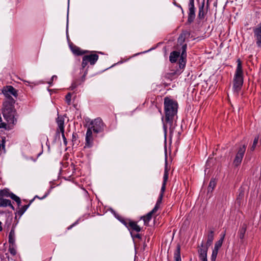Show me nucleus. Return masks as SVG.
I'll use <instances>...</instances> for the list:
<instances>
[{"label":"nucleus","instance_id":"f257e3e1","mask_svg":"<svg viewBox=\"0 0 261 261\" xmlns=\"http://www.w3.org/2000/svg\"><path fill=\"white\" fill-rule=\"evenodd\" d=\"M165 117L162 116L163 129L165 136L167 133L168 125L171 127L174 117L177 115L178 105L177 101L170 97H165L164 99Z\"/></svg>","mask_w":261,"mask_h":261},{"label":"nucleus","instance_id":"f03ea898","mask_svg":"<svg viewBox=\"0 0 261 261\" xmlns=\"http://www.w3.org/2000/svg\"><path fill=\"white\" fill-rule=\"evenodd\" d=\"M93 53L94 51H90V54H86L83 56L80 72H83V74L80 79H76L72 83L70 87L71 90L74 89L78 86L81 85L85 82L86 76L88 71L89 67L87 66L88 63H89L90 65H94L98 60V55Z\"/></svg>","mask_w":261,"mask_h":261},{"label":"nucleus","instance_id":"7ed1b4c3","mask_svg":"<svg viewBox=\"0 0 261 261\" xmlns=\"http://www.w3.org/2000/svg\"><path fill=\"white\" fill-rule=\"evenodd\" d=\"M237 62V66L233 81V89L234 92L238 93L242 87L244 80L241 61L238 59Z\"/></svg>","mask_w":261,"mask_h":261},{"label":"nucleus","instance_id":"20e7f679","mask_svg":"<svg viewBox=\"0 0 261 261\" xmlns=\"http://www.w3.org/2000/svg\"><path fill=\"white\" fill-rule=\"evenodd\" d=\"M186 45L182 46V51L181 54L180 59L177 63L178 67L176 70H172L170 73H168L166 76L169 79L174 78L180 75L184 69L185 68L186 64Z\"/></svg>","mask_w":261,"mask_h":261},{"label":"nucleus","instance_id":"39448f33","mask_svg":"<svg viewBox=\"0 0 261 261\" xmlns=\"http://www.w3.org/2000/svg\"><path fill=\"white\" fill-rule=\"evenodd\" d=\"M246 145L244 144L239 147L238 149L235 157L232 162V165L234 168H238L241 164L246 149Z\"/></svg>","mask_w":261,"mask_h":261},{"label":"nucleus","instance_id":"423d86ee","mask_svg":"<svg viewBox=\"0 0 261 261\" xmlns=\"http://www.w3.org/2000/svg\"><path fill=\"white\" fill-rule=\"evenodd\" d=\"M3 114L4 118L7 121L9 125L13 126L17 123V118H16L17 112L16 110H3Z\"/></svg>","mask_w":261,"mask_h":261},{"label":"nucleus","instance_id":"0eeeda50","mask_svg":"<svg viewBox=\"0 0 261 261\" xmlns=\"http://www.w3.org/2000/svg\"><path fill=\"white\" fill-rule=\"evenodd\" d=\"M90 125H91L90 127L91 130H93L96 134L103 132L105 126L104 123L100 118H97L92 120L90 122Z\"/></svg>","mask_w":261,"mask_h":261},{"label":"nucleus","instance_id":"6e6552de","mask_svg":"<svg viewBox=\"0 0 261 261\" xmlns=\"http://www.w3.org/2000/svg\"><path fill=\"white\" fill-rule=\"evenodd\" d=\"M2 93L5 95L6 99H12L13 97L11 95L14 97H17V91L12 86H6L3 87L2 89Z\"/></svg>","mask_w":261,"mask_h":261},{"label":"nucleus","instance_id":"1a4fd4ad","mask_svg":"<svg viewBox=\"0 0 261 261\" xmlns=\"http://www.w3.org/2000/svg\"><path fill=\"white\" fill-rule=\"evenodd\" d=\"M48 194H49V192H46L44 195V196L42 197H39L37 195L35 196L33 199H32L30 201L29 203L28 204L24 205L23 206H22L21 208H19V210L18 211H17L16 214H17L20 217L21 216L24 214V213L27 211V210L28 208V207L30 206L31 204L33 202V201H34L35 198H37L40 199H43L47 197V196L48 195Z\"/></svg>","mask_w":261,"mask_h":261},{"label":"nucleus","instance_id":"9d476101","mask_svg":"<svg viewBox=\"0 0 261 261\" xmlns=\"http://www.w3.org/2000/svg\"><path fill=\"white\" fill-rule=\"evenodd\" d=\"M254 37L258 47H261V23L253 29Z\"/></svg>","mask_w":261,"mask_h":261},{"label":"nucleus","instance_id":"9b49d317","mask_svg":"<svg viewBox=\"0 0 261 261\" xmlns=\"http://www.w3.org/2000/svg\"><path fill=\"white\" fill-rule=\"evenodd\" d=\"M94 139L93 137L92 132L91 128L87 129L86 138H85V145L84 148H91L93 146L94 143Z\"/></svg>","mask_w":261,"mask_h":261},{"label":"nucleus","instance_id":"f8f14e48","mask_svg":"<svg viewBox=\"0 0 261 261\" xmlns=\"http://www.w3.org/2000/svg\"><path fill=\"white\" fill-rule=\"evenodd\" d=\"M209 247L204 245L202 242L200 245V248L198 249L199 257L201 261H207V253Z\"/></svg>","mask_w":261,"mask_h":261},{"label":"nucleus","instance_id":"ddd939ff","mask_svg":"<svg viewBox=\"0 0 261 261\" xmlns=\"http://www.w3.org/2000/svg\"><path fill=\"white\" fill-rule=\"evenodd\" d=\"M194 2V1H190V3L189 5V12L188 13V18L187 22L189 24H190L194 21L195 17V7Z\"/></svg>","mask_w":261,"mask_h":261},{"label":"nucleus","instance_id":"4468645a","mask_svg":"<svg viewBox=\"0 0 261 261\" xmlns=\"http://www.w3.org/2000/svg\"><path fill=\"white\" fill-rule=\"evenodd\" d=\"M223 242V239H220L218 241H217L215 243L214 248L213 250L212 254L211 256L212 261L216 260V257H217V256L218 254V250L222 246Z\"/></svg>","mask_w":261,"mask_h":261},{"label":"nucleus","instance_id":"2eb2a0df","mask_svg":"<svg viewBox=\"0 0 261 261\" xmlns=\"http://www.w3.org/2000/svg\"><path fill=\"white\" fill-rule=\"evenodd\" d=\"M70 47L72 53L76 56H84L85 54L90 53V51L83 50L80 47L74 45H70Z\"/></svg>","mask_w":261,"mask_h":261},{"label":"nucleus","instance_id":"dca6fc26","mask_svg":"<svg viewBox=\"0 0 261 261\" xmlns=\"http://www.w3.org/2000/svg\"><path fill=\"white\" fill-rule=\"evenodd\" d=\"M15 102V100L13 98L6 99L3 102V110H16L14 106Z\"/></svg>","mask_w":261,"mask_h":261},{"label":"nucleus","instance_id":"f3484780","mask_svg":"<svg viewBox=\"0 0 261 261\" xmlns=\"http://www.w3.org/2000/svg\"><path fill=\"white\" fill-rule=\"evenodd\" d=\"M156 212L154 211L153 209L148 213L146 215L143 216L141 217L140 219L144 221V224L145 226H148L149 222L151 220L152 215Z\"/></svg>","mask_w":261,"mask_h":261},{"label":"nucleus","instance_id":"a211bd4d","mask_svg":"<svg viewBox=\"0 0 261 261\" xmlns=\"http://www.w3.org/2000/svg\"><path fill=\"white\" fill-rule=\"evenodd\" d=\"M56 122L58 126L57 133H64V118L59 116L57 118Z\"/></svg>","mask_w":261,"mask_h":261},{"label":"nucleus","instance_id":"6ab92c4d","mask_svg":"<svg viewBox=\"0 0 261 261\" xmlns=\"http://www.w3.org/2000/svg\"><path fill=\"white\" fill-rule=\"evenodd\" d=\"M127 228L130 230L135 231L136 232H140L141 231L140 227L137 224L136 222L133 221H129Z\"/></svg>","mask_w":261,"mask_h":261},{"label":"nucleus","instance_id":"aec40b11","mask_svg":"<svg viewBox=\"0 0 261 261\" xmlns=\"http://www.w3.org/2000/svg\"><path fill=\"white\" fill-rule=\"evenodd\" d=\"M180 52L178 51H173L170 53L169 56V61L171 63H175L177 59L180 58Z\"/></svg>","mask_w":261,"mask_h":261},{"label":"nucleus","instance_id":"412c9836","mask_svg":"<svg viewBox=\"0 0 261 261\" xmlns=\"http://www.w3.org/2000/svg\"><path fill=\"white\" fill-rule=\"evenodd\" d=\"M247 229V226L246 224H244L242 226L240 227L238 231V236L241 240L242 243L244 242V238L245 236V234L246 233Z\"/></svg>","mask_w":261,"mask_h":261},{"label":"nucleus","instance_id":"4be33fe9","mask_svg":"<svg viewBox=\"0 0 261 261\" xmlns=\"http://www.w3.org/2000/svg\"><path fill=\"white\" fill-rule=\"evenodd\" d=\"M8 206H10L13 210H15L10 200L0 198V206L7 207Z\"/></svg>","mask_w":261,"mask_h":261},{"label":"nucleus","instance_id":"5701e85b","mask_svg":"<svg viewBox=\"0 0 261 261\" xmlns=\"http://www.w3.org/2000/svg\"><path fill=\"white\" fill-rule=\"evenodd\" d=\"M214 239V231L213 230H211L208 231V233L207 236V241L205 246L210 247L213 243V241Z\"/></svg>","mask_w":261,"mask_h":261},{"label":"nucleus","instance_id":"b1692460","mask_svg":"<svg viewBox=\"0 0 261 261\" xmlns=\"http://www.w3.org/2000/svg\"><path fill=\"white\" fill-rule=\"evenodd\" d=\"M174 259L175 261H181L180 256V245L177 244L174 252Z\"/></svg>","mask_w":261,"mask_h":261},{"label":"nucleus","instance_id":"393cba45","mask_svg":"<svg viewBox=\"0 0 261 261\" xmlns=\"http://www.w3.org/2000/svg\"><path fill=\"white\" fill-rule=\"evenodd\" d=\"M15 230L12 228L9 234V243L10 244H15Z\"/></svg>","mask_w":261,"mask_h":261},{"label":"nucleus","instance_id":"a878e982","mask_svg":"<svg viewBox=\"0 0 261 261\" xmlns=\"http://www.w3.org/2000/svg\"><path fill=\"white\" fill-rule=\"evenodd\" d=\"M217 184V182L215 179L212 178L210 181L208 188H207V191L208 192H212L214 189L215 188Z\"/></svg>","mask_w":261,"mask_h":261},{"label":"nucleus","instance_id":"bb28decb","mask_svg":"<svg viewBox=\"0 0 261 261\" xmlns=\"http://www.w3.org/2000/svg\"><path fill=\"white\" fill-rule=\"evenodd\" d=\"M163 198V196L159 195L158 199L157 200V201L156 202V204H155L154 208H153V210L154 211L157 212L158 210L159 209V208L160 207V205L162 202Z\"/></svg>","mask_w":261,"mask_h":261},{"label":"nucleus","instance_id":"cd10ccee","mask_svg":"<svg viewBox=\"0 0 261 261\" xmlns=\"http://www.w3.org/2000/svg\"><path fill=\"white\" fill-rule=\"evenodd\" d=\"M12 193L10 192L8 189H4L3 190H1L0 191V195L2 196H5L7 197H10L11 194Z\"/></svg>","mask_w":261,"mask_h":261},{"label":"nucleus","instance_id":"c85d7f7f","mask_svg":"<svg viewBox=\"0 0 261 261\" xmlns=\"http://www.w3.org/2000/svg\"><path fill=\"white\" fill-rule=\"evenodd\" d=\"M244 190L242 188H240L239 189V194L237 198V201H241V200H242L243 199L244 196Z\"/></svg>","mask_w":261,"mask_h":261},{"label":"nucleus","instance_id":"c756f323","mask_svg":"<svg viewBox=\"0 0 261 261\" xmlns=\"http://www.w3.org/2000/svg\"><path fill=\"white\" fill-rule=\"evenodd\" d=\"M204 5V1H202V5L199 7L198 17L199 18L202 19L204 17V12L203 11V7Z\"/></svg>","mask_w":261,"mask_h":261},{"label":"nucleus","instance_id":"7c9ffc66","mask_svg":"<svg viewBox=\"0 0 261 261\" xmlns=\"http://www.w3.org/2000/svg\"><path fill=\"white\" fill-rule=\"evenodd\" d=\"M9 251L10 254L13 256L16 254V250L15 249V244H10L9 247Z\"/></svg>","mask_w":261,"mask_h":261},{"label":"nucleus","instance_id":"2f4dec72","mask_svg":"<svg viewBox=\"0 0 261 261\" xmlns=\"http://www.w3.org/2000/svg\"><path fill=\"white\" fill-rule=\"evenodd\" d=\"M117 218L124 225H125L127 228L128 227V222L129 221H131L130 220L125 219L121 216H118Z\"/></svg>","mask_w":261,"mask_h":261},{"label":"nucleus","instance_id":"473e14b6","mask_svg":"<svg viewBox=\"0 0 261 261\" xmlns=\"http://www.w3.org/2000/svg\"><path fill=\"white\" fill-rule=\"evenodd\" d=\"M168 179V171L167 170V167H166L165 170H164L163 183H164V184H167Z\"/></svg>","mask_w":261,"mask_h":261},{"label":"nucleus","instance_id":"72a5a7b5","mask_svg":"<svg viewBox=\"0 0 261 261\" xmlns=\"http://www.w3.org/2000/svg\"><path fill=\"white\" fill-rule=\"evenodd\" d=\"M258 137H255L254 140H253V145L251 148V150H254L255 148L256 147V144H257L258 143Z\"/></svg>","mask_w":261,"mask_h":261},{"label":"nucleus","instance_id":"f704fd0d","mask_svg":"<svg viewBox=\"0 0 261 261\" xmlns=\"http://www.w3.org/2000/svg\"><path fill=\"white\" fill-rule=\"evenodd\" d=\"M66 101L68 105H70L71 103V94L70 93H68L65 97Z\"/></svg>","mask_w":261,"mask_h":261},{"label":"nucleus","instance_id":"c9c22d12","mask_svg":"<svg viewBox=\"0 0 261 261\" xmlns=\"http://www.w3.org/2000/svg\"><path fill=\"white\" fill-rule=\"evenodd\" d=\"M166 184H164V183H162V186L161 187L160 195H162V196H164V192L166 190Z\"/></svg>","mask_w":261,"mask_h":261},{"label":"nucleus","instance_id":"e433bc0d","mask_svg":"<svg viewBox=\"0 0 261 261\" xmlns=\"http://www.w3.org/2000/svg\"><path fill=\"white\" fill-rule=\"evenodd\" d=\"M10 195L11 196L10 197L13 200L15 201L16 202H18L17 201H19V200L20 199V198L19 197H18L13 193H11Z\"/></svg>","mask_w":261,"mask_h":261},{"label":"nucleus","instance_id":"4c0bfd02","mask_svg":"<svg viewBox=\"0 0 261 261\" xmlns=\"http://www.w3.org/2000/svg\"><path fill=\"white\" fill-rule=\"evenodd\" d=\"M5 139H3L2 140L0 139V150H1V147L2 149H5Z\"/></svg>","mask_w":261,"mask_h":261},{"label":"nucleus","instance_id":"58836bf2","mask_svg":"<svg viewBox=\"0 0 261 261\" xmlns=\"http://www.w3.org/2000/svg\"><path fill=\"white\" fill-rule=\"evenodd\" d=\"M78 138V135L76 133H73L72 134V141L75 142Z\"/></svg>","mask_w":261,"mask_h":261},{"label":"nucleus","instance_id":"ea45409f","mask_svg":"<svg viewBox=\"0 0 261 261\" xmlns=\"http://www.w3.org/2000/svg\"><path fill=\"white\" fill-rule=\"evenodd\" d=\"M62 134V138H63V142H64V144L65 146L67 145V139L65 136V135H64V133H61Z\"/></svg>","mask_w":261,"mask_h":261},{"label":"nucleus","instance_id":"a19ab883","mask_svg":"<svg viewBox=\"0 0 261 261\" xmlns=\"http://www.w3.org/2000/svg\"><path fill=\"white\" fill-rule=\"evenodd\" d=\"M57 79V76L55 75H53L52 77H51V80L50 82H48V84L49 85H51L53 84V81L54 80H56Z\"/></svg>","mask_w":261,"mask_h":261},{"label":"nucleus","instance_id":"79ce46f5","mask_svg":"<svg viewBox=\"0 0 261 261\" xmlns=\"http://www.w3.org/2000/svg\"><path fill=\"white\" fill-rule=\"evenodd\" d=\"M0 126H1V128H6L7 127V124L5 122L0 123Z\"/></svg>","mask_w":261,"mask_h":261},{"label":"nucleus","instance_id":"37998d69","mask_svg":"<svg viewBox=\"0 0 261 261\" xmlns=\"http://www.w3.org/2000/svg\"><path fill=\"white\" fill-rule=\"evenodd\" d=\"M77 224V221L73 223L72 225H70L69 227H67V229L69 230L71 229L74 226H75L76 224Z\"/></svg>","mask_w":261,"mask_h":261},{"label":"nucleus","instance_id":"c03bdc74","mask_svg":"<svg viewBox=\"0 0 261 261\" xmlns=\"http://www.w3.org/2000/svg\"><path fill=\"white\" fill-rule=\"evenodd\" d=\"M134 237L136 238H138L139 239H141V235L139 233H137L136 234H135L134 236Z\"/></svg>","mask_w":261,"mask_h":261},{"label":"nucleus","instance_id":"a18cd8bd","mask_svg":"<svg viewBox=\"0 0 261 261\" xmlns=\"http://www.w3.org/2000/svg\"><path fill=\"white\" fill-rule=\"evenodd\" d=\"M221 236V237L220 239H223V241H224V238L225 236V231L224 232L222 233Z\"/></svg>","mask_w":261,"mask_h":261},{"label":"nucleus","instance_id":"49530a36","mask_svg":"<svg viewBox=\"0 0 261 261\" xmlns=\"http://www.w3.org/2000/svg\"><path fill=\"white\" fill-rule=\"evenodd\" d=\"M18 202H16L18 205V206H19L21 204V200L20 199L19 200V201H17Z\"/></svg>","mask_w":261,"mask_h":261},{"label":"nucleus","instance_id":"de8ad7c7","mask_svg":"<svg viewBox=\"0 0 261 261\" xmlns=\"http://www.w3.org/2000/svg\"><path fill=\"white\" fill-rule=\"evenodd\" d=\"M2 223L0 221V231L3 230V227L2 226Z\"/></svg>","mask_w":261,"mask_h":261},{"label":"nucleus","instance_id":"09e8293b","mask_svg":"<svg viewBox=\"0 0 261 261\" xmlns=\"http://www.w3.org/2000/svg\"><path fill=\"white\" fill-rule=\"evenodd\" d=\"M217 1H216L214 3V6L215 7H217Z\"/></svg>","mask_w":261,"mask_h":261},{"label":"nucleus","instance_id":"8fccbe9b","mask_svg":"<svg viewBox=\"0 0 261 261\" xmlns=\"http://www.w3.org/2000/svg\"><path fill=\"white\" fill-rule=\"evenodd\" d=\"M206 2H207V5H208V4H209V2H210V1H207Z\"/></svg>","mask_w":261,"mask_h":261},{"label":"nucleus","instance_id":"3c124183","mask_svg":"<svg viewBox=\"0 0 261 261\" xmlns=\"http://www.w3.org/2000/svg\"><path fill=\"white\" fill-rule=\"evenodd\" d=\"M69 1H68V4L69 5Z\"/></svg>","mask_w":261,"mask_h":261},{"label":"nucleus","instance_id":"603ef678","mask_svg":"<svg viewBox=\"0 0 261 261\" xmlns=\"http://www.w3.org/2000/svg\"><path fill=\"white\" fill-rule=\"evenodd\" d=\"M173 3L175 5V4H176L175 1H174Z\"/></svg>","mask_w":261,"mask_h":261},{"label":"nucleus","instance_id":"864d4df0","mask_svg":"<svg viewBox=\"0 0 261 261\" xmlns=\"http://www.w3.org/2000/svg\"><path fill=\"white\" fill-rule=\"evenodd\" d=\"M0 128H1V126H0Z\"/></svg>","mask_w":261,"mask_h":261}]
</instances>
